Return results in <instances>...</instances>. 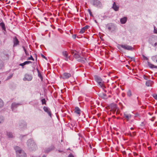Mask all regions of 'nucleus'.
Masks as SVG:
<instances>
[{"label":"nucleus","instance_id":"35","mask_svg":"<svg viewBox=\"0 0 157 157\" xmlns=\"http://www.w3.org/2000/svg\"><path fill=\"white\" fill-rule=\"evenodd\" d=\"M41 101L42 105H46V101L45 98L41 99Z\"/></svg>","mask_w":157,"mask_h":157},{"label":"nucleus","instance_id":"23","mask_svg":"<svg viewBox=\"0 0 157 157\" xmlns=\"http://www.w3.org/2000/svg\"><path fill=\"white\" fill-rule=\"evenodd\" d=\"M112 8L114 9V10H118L119 8V6L118 5H117L116 2H114L112 6Z\"/></svg>","mask_w":157,"mask_h":157},{"label":"nucleus","instance_id":"34","mask_svg":"<svg viewBox=\"0 0 157 157\" xmlns=\"http://www.w3.org/2000/svg\"><path fill=\"white\" fill-rule=\"evenodd\" d=\"M38 76L40 78L41 81H42L43 79V77L40 72L38 73Z\"/></svg>","mask_w":157,"mask_h":157},{"label":"nucleus","instance_id":"62","mask_svg":"<svg viewBox=\"0 0 157 157\" xmlns=\"http://www.w3.org/2000/svg\"><path fill=\"white\" fill-rule=\"evenodd\" d=\"M42 157H46V156L45 155H44Z\"/></svg>","mask_w":157,"mask_h":157},{"label":"nucleus","instance_id":"52","mask_svg":"<svg viewBox=\"0 0 157 157\" xmlns=\"http://www.w3.org/2000/svg\"><path fill=\"white\" fill-rule=\"evenodd\" d=\"M68 56H67V57H65V60H66V61H67L68 60Z\"/></svg>","mask_w":157,"mask_h":157},{"label":"nucleus","instance_id":"64","mask_svg":"<svg viewBox=\"0 0 157 157\" xmlns=\"http://www.w3.org/2000/svg\"><path fill=\"white\" fill-rule=\"evenodd\" d=\"M155 62H156L157 63V59H156V61H155Z\"/></svg>","mask_w":157,"mask_h":157},{"label":"nucleus","instance_id":"42","mask_svg":"<svg viewBox=\"0 0 157 157\" xmlns=\"http://www.w3.org/2000/svg\"><path fill=\"white\" fill-rule=\"evenodd\" d=\"M128 57H129V58H131L132 61H135V58L134 57H131L130 56H128Z\"/></svg>","mask_w":157,"mask_h":157},{"label":"nucleus","instance_id":"29","mask_svg":"<svg viewBox=\"0 0 157 157\" xmlns=\"http://www.w3.org/2000/svg\"><path fill=\"white\" fill-rule=\"evenodd\" d=\"M22 48L25 52V54H26V56H29V52H27L26 49V48H25V47L23 46H22Z\"/></svg>","mask_w":157,"mask_h":157},{"label":"nucleus","instance_id":"19","mask_svg":"<svg viewBox=\"0 0 157 157\" xmlns=\"http://www.w3.org/2000/svg\"><path fill=\"white\" fill-rule=\"evenodd\" d=\"M81 110L80 109H79V108L78 107L76 106L75 107L74 112L80 115V113H81Z\"/></svg>","mask_w":157,"mask_h":157},{"label":"nucleus","instance_id":"54","mask_svg":"<svg viewBox=\"0 0 157 157\" xmlns=\"http://www.w3.org/2000/svg\"><path fill=\"white\" fill-rule=\"evenodd\" d=\"M31 157H40V156H34V155H31Z\"/></svg>","mask_w":157,"mask_h":157},{"label":"nucleus","instance_id":"61","mask_svg":"<svg viewBox=\"0 0 157 157\" xmlns=\"http://www.w3.org/2000/svg\"><path fill=\"white\" fill-rule=\"evenodd\" d=\"M1 44H2V42L1 41V40H0V46H1Z\"/></svg>","mask_w":157,"mask_h":157},{"label":"nucleus","instance_id":"2","mask_svg":"<svg viewBox=\"0 0 157 157\" xmlns=\"http://www.w3.org/2000/svg\"><path fill=\"white\" fill-rule=\"evenodd\" d=\"M14 148L17 157H25L26 154L20 147L16 146L14 147Z\"/></svg>","mask_w":157,"mask_h":157},{"label":"nucleus","instance_id":"50","mask_svg":"<svg viewBox=\"0 0 157 157\" xmlns=\"http://www.w3.org/2000/svg\"><path fill=\"white\" fill-rule=\"evenodd\" d=\"M141 126H144L145 125V124L144 122H142L141 124H140Z\"/></svg>","mask_w":157,"mask_h":157},{"label":"nucleus","instance_id":"56","mask_svg":"<svg viewBox=\"0 0 157 157\" xmlns=\"http://www.w3.org/2000/svg\"><path fill=\"white\" fill-rule=\"evenodd\" d=\"M70 125L73 128V124L72 123H71L70 124Z\"/></svg>","mask_w":157,"mask_h":157},{"label":"nucleus","instance_id":"13","mask_svg":"<svg viewBox=\"0 0 157 157\" xmlns=\"http://www.w3.org/2000/svg\"><path fill=\"white\" fill-rule=\"evenodd\" d=\"M90 26L88 25H86L85 26L82 28L80 30L79 33L80 34L84 33L89 28Z\"/></svg>","mask_w":157,"mask_h":157},{"label":"nucleus","instance_id":"33","mask_svg":"<svg viewBox=\"0 0 157 157\" xmlns=\"http://www.w3.org/2000/svg\"><path fill=\"white\" fill-rule=\"evenodd\" d=\"M146 85L148 86H151V81L150 80L148 81H147L146 82Z\"/></svg>","mask_w":157,"mask_h":157},{"label":"nucleus","instance_id":"21","mask_svg":"<svg viewBox=\"0 0 157 157\" xmlns=\"http://www.w3.org/2000/svg\"><path fill=\"white\" fill-rule=\"evenodd\" d=\"M127 21V17H124L120 19V21L122 24H124L126 23Z\"/></svg>","mask_w":157,"mask_h":157},{"label":"nucleus","instance_id":"15","mask_svg":"<svg viewBox=\"0 0 157 157\" xmlns=\"http://www.w3.org/2000/svg\"><path fill=\"white\" fill-rule=\"evenodd\" d=\"M115 28L116 27L113 24H111L108 26V30L112 32L114 30Z\"/></svg>","mask_w":157,"mask_h":157},{"label":"nucleus","instance_id":"10","mask_svg":"<svg viewBox=\"0 0 157 157\" xmlns=\"http://www.w3.org/2000/svg\"><path fill=\"white\" fill-rule=\"evenodd\" d=\"M54 146L52 145L50 147H46L44 150V151L46 153H48L54 149Z\"/></svg>","mask_w":157,"mask_h":157},{"label":"nucleus","instance_id":"28","mask_svg":"<svg viewBox=\"0 0 157 157\" xmlns=\"http://www.w3.org/2000/svg\"><path fill=\"white\" fill-rule=\"evenodd\" d=\"M104 81H102L98 82L97 83L98 84V86L101 87L104 84Z\"/></svg>","mask_w":157,"mask_h":157},{"label":"nucleus","instance_id":"47","mask_svg":"<svg viewBox=\"0 0 157 157\" xmlns=\"http://www.w3.org/2000/svg\"><path fill=\"white\" fill-rule=\"evenodd\" d=\"M41 56L42 57V58L47 59V58L44 55H43V54H41Z\"/></svg>","mask_w":157,"mask_h":157},{"label":"nucleus","instance_id":"6","mask_svg":"<svg viewBox=\"0 0 157 157\" xmlns=\"http://www.w3.org/2000/svg\"><path fill=\"white\" fill-rule=\"evenodd\" d=\"M27 126L26 122L23 121H21L19 122L18 127L19 129L23 130L26 128Z\"/></svg>","mask_w":157,"mask_h":157},{"label":"nucleus","instance_id":"53","mask_svg":"<svg viewBox=\"0 0 157 157\" xmlns=\"http://www.w3.org/2000/svg\"><path fill=\"white\" fill-rule=\"evenodd\" d=\"M157 45V43L155 42V43L154 44H153V46L154 47H156Z\"/></svg>","mask_w":157,"mask_h":157},{"label":"nucleus","instance_id":"7","mask_svg":"<svg viewBox=\"0 0 157 157\" xmlns=\"http://www.w3.org/2000/svg\"><path fill=\"white\" fill-rule=\"evenodd\" d=\"M13 47H15L19 45V41L16 36H14L13 38Z\"/></svg>","mask_w":157,"mask_h":157},{"label":"nucleus","instance_id":"51","mask_svg":"<svg viewBox=\"0 0 157 157\" xmlns=\"http://www.w3.org/2000/svg\"><path fill=\"white\" fill-rule=\"evenodd\" d=\"M75 52H76V51H73V50H72L71 51V53L72 54H74V55L75 53Z\"/></svg>","mask_w":157,"mask_h":157},{"label":"nucleus","instance_id":"55","mask_svg":"<svg viewBox=\"0 0 157 157\" xmlns=\"http://www.w3.org/2000/svg\"><path fill=\"white\" fill-rule=\"evenodd\" d=\"M36 71H37V73L40 72L39 71V70L38 68L37 67L36 68Z\"/></svg>","mask_w":157,"mask_h":157},{"label":"nucleus","instance_id":"12","mask_svg":"<svg viewBox=\"0 0 157 157\" xmlns=\"http://www.w3.org/2000/svg\"><path fill=\"white\" fill-rule=\"evenodd\" d=\"M6 136L9 139L12 138L14 137V133L11 131H7L6 132Z\"/></svg>","mask_w":157,"mask_h":157},{"label":"nucleus","instance_id":"9","mask_svg":"<svg viewBox=\"0 0 157 157\" xmlns=\"http://www.w3.org/2000/svg\"><path fill=\"white\" fill-rule=\"evenodd\" d=\"M33 78V77L31 75L29 74H25L24 75V77L23 78V81H30Z\"/></svg>","mask_w":157,"mask_h":157},{"label":"nucleus","instance_id":"25","mask_svg":"<svg viewBox=\"0 0 157 157\" xmlns=\"http://www.w3.org/2000/svg\"><path fill=\"white\" fill-rule=\"evenodd\" d=\"M151 59L153 62H155L156 59H157V55L152 56L151 57Z\"/></svg>","mask_w":157,"mask_h":157},{"label":"nucleus","instance_id":"63","mask_svg":"<svg viewBox=\"0 0 157 157\" xmlns=\"http://www.w3.org/2000/svg\"><path fill=\"white\" fill-rule=\"evenodd\" d=\"M35 55H36V59H37V55L36 54H35Z\"/></svg>","mask_w":157,"mask_h":157},{"label":"nucleus","instance_id":"44","mask_svg":"<svg viewBox=\"0 0 157 157\" xmlns=\"http://www.w3.org/2000/svg\"><path fill=\"white\" fill-rule=\"evenodd\" d=\"M67 157H75L74 155L71 153Z\"/></svg>","mask_w":157,"mask_h":157},{"label":"nucleus","instance_id":"16","mask_svg":"<svg viewBox=\"0 0 157 157\" xmlns=\"http://www.w3.org/2000/svg\"><path fill=\"white\" fill-rule=\"evenodd\" d=\"M155 42V39L153 37H150L149 38L148 42L152 46H153L154 42Z\"/></svg>","mask_w":157,"mask_h":157},{"label":"nucleus","instance_id":"1","mask_svg":"<svg viewBox=\"0 0 157 157\" xmlns=\"http://www.w3.org/2000/svg\"><path fill=\"white\" fill-rule=\"evenodd\" d=\"M27 146L30 151H35L36 150L37 146L34 141L31 139H29L27 142Z\"/></svg>","mask_w":157,"mask_h":157},{"label":"nucleus","instance_id":"31","mask_svg":"<svg viewBox=\"0 0 157 157\" xmlns=\"http://www.w3.org/2000/svg\"><path fill=\"white\" fill-rule=\"evenodd\" d=\"M127 95L129 97H130L132 96V94L130 90H128L127 92Z\"/></svg>","mask_w":157,"mask_h":157},{"label":"nucleus","instance_id":"36","mask_svg":"<svg viewBox=\"0 0 157 157\" xmlns=\"http://www.w3.org/2000/svg\"><path fill=\"white\" fill-rule=\"evenodd\" d=\"M3 61L0 59V69L2 68L3 66Z\"/></svg>","mask_w":157,"mask_h":157},{"label":"nucleus","instance_id":"37","mask_svg":"<svg viewBox=\"0 0 157 157\" xmlns=\"http://www.w3.org/2000/svg\"><path fill=\"white\" fill-rule=\"evenodd\" d=\"M4 121V118L2 116H0V123H2Z\"/></svg>","mask_w":157,"mask_h":157},{"label":"nucleus","instance_id":"45","mask_svg":"<svg viewBox=\"0 0 157 157\" xmlns=\"http://www.w3.org/2000/svg\"><path fill=\"white\" fill-rule=\"evenodd\" d=\"M13 76V74L10 75L8 76L7 78L8 79H9L11 78Z\"/></svg>","mask_w":157,"mask_h":157},{"label":"nucleus","instance_id":"41","mask_svg":"<svg viewBox=\"0 0 157 157\" xmlns=\"http://www.w3.org/2000/svg\"><path fill=\"white\" fill-rule=\"evenodd\" d=\"M153 97L156 100H157V94H153Z\"/></svg>","mask_w":157,"mask_h":157},{"label":"nucleus","instance_id":"39","mask_svg":"<svg viewBox=\"0 0 157 157\" xmlns=\"http://www.w3.org/2000/svg\"><path fill=\"white\" fill-rule=\"evenodd\" d=\"M27 60H34V59L33 57L32 56V55L30 56L29 57H28L27 59Z\"/></svg>","mask_w":157,"mask_h":157},{"label":"nucleus","instance_id":"11","mask_svg":"<svg viewBox=\"0 0 157 157\" xmlns=\"http://www.w3.org/2000/svg\"><path fill=\"white\" fill-rule=\"evenodd\" d=\"M71 76V75L70 73L64 72L61 78L63 79H68Z\"/></svg>","mask_w":157,"mask_h":157},{"label":"nucleus","instance_id":"8","mask_svg":"<svg viewBox=\"0 0 157 157\" xmlns=\"http://www.w3.org/2000/svg\"><path fill=\"white\" fill-rule=\"evenodd\" d=\"M43 109L44 111L48 115V116L51 118L52 117V114L50 109L47 106H44Z\"/></svg>","mask_w":157,"mask_h":157},{"label":"nucleus","instance_id":"32","mask_svg":"<svg viewBox=\"0 0 157 157\" xmlns=\"http://www.w3.org/2000/svg\"><path fill=\"white\" fill-rule=\"evenodd\" d=\"M74 57L76 59H77L80 57V56L79 55L76 53H75L73 55Z\"/></svg>","mask_w":157,"mask_h":157},{"label":"nucleus","instance_id":"58","mask_svg":"<svg viewBox=\"0 0 157 157\" xmlns=\"http://www.w3.org/2000/svg\"><path fill=\"white\" fill-rule=\"evenodd\" d=\"M94 21L96 23H97V24L98 23V22L96 20H94Z\"/></svg>","mask_w":157,"mask_h":157},{"label":"nucleus","instance_id":"40","mask_svg":"<svg viewBox=\"0 0 157 157\" xmlns=\"http://www.w3.org/2000/svg\"><path fill=\"white\" fill-rule=\"evenodd\" d=\"M142 56H143V57L144 59L147 60H148V58L147 57L145 56L144 55H142Z\"/></svg>","mask_w":157,"mask_h":157},{"label":"nucleus","instance_id":"24","mask_svg":"<svg viewBox=\"0 0 157 157\" xmlns=\"http://www.w3.org/2000/svg\"><path fill=\"white\" fill-rule=\"evenodd\" d=\"M0 26L2 27V30H4L5 31H6V28L5 26V25L4 22H2L0 23Z\"/></svg>","mask_w":157,"mask_h":157},{"label":"nucleus","instance_id":"30","mask_svg":"<svg viewBox=\"0 0 157 157\" xmlns=\"http://www.w3.org/2000/svg\"><path fill=\"white\" fill-rule=\"evenodd\" d=\"M4 102L3 100L0 98V109L2 108L4 106Z\"/></svg>","mask_w":157,"mask_h":157},{"label":"nucleus","instance_id":"3","mask_svg":"<svg viewBox=\"0 0 157 157\" xmlns=\"http://www.w3.org/2000/svg\"><path fill=\"white\" fill-rule=\"evenodd\" d=\"M117 48L120 50H121V48H122L124 50L128 51H132L133 49V48L132 46L126 44H118L117 46Z\"/></svg>","mask_w":157,"mask_h":157},{"label":"nucleus","instance_id":"4","mask_svg":"<svg viewBox=\"0 0 157 157\" xmlns=\"http://www.w3.org/2000/svg\"><path fill=\"white\" fill-rule=\"evenodd\" d=\"M22 103L21 102L17 103L13 102L11 104V109L14 112H17V110L16 108L20 105H21Z\"/></svg>","mask_w":157,"mask_h":157},{"label":"nucleus","instance_id":"49","mask_svg":"<svg viewBox=\"0 0 157 157\" xmlns=\"http://www.w3.org/2000/svg\"><path fill=\"white\" fill-rule=\"evenodd\" d=\"M72 37L73 39H75L76 37V34L73 35L72 36Z\"/></svg>","mask_w":157,"mask_h":157},{"label":"nucleus","instance_id":"20","mask_svg":"<svg viewBox=\"0 0 157 157\" xmlns=\"http://www.w3.org/2000/svg\"><path fill=\"white\" fill-rule=\"evenodd\" d=\"M32 62L29 61H27L24 62L22 63H21L19 64V65L22 67V68H24V66L30 63H31Z\"/></svg>","mask_w":157,"mask_h":157},{"label":"nucleus","instance_id":"59","mask_svg":"<svg viewBox=\"0 0 157 157\" xmlns=\"http://www.w3.org/2000/svg\"><path fill=\"white\" fill-rule=\"evenodd\" d=\"M148 149L150 150H151V147H148Z\"/></svg>","mask_w":157,"mask_h":157},{"label":"nucleus","instance_id":"38","mask_svg":"<svg viewBox=\"0 0 157 157\" xmlns=\"http://www.w3.org/2000/svg\"><path fill=\"white\" fill-rule=\"evenodd\" d=\"M154 33L156 34H157V28H156V27L155 26H154Z\"/></svg>","mask_w":157,"mask_h":157},{"label":"nucleus","instance_id":"5","mask_svg":"<svg viewBox=\"0 0 157 157\" xmlns=\"http://www.w3.org/2000/svg\"><path fill=\"white\" fill-rule=\"evenodd\" d=\"M91 3L94 6L96 7H101L102 4L101 2L98 0H90Z\"/></svg>","mask_w":157,"mask_h":157},{"label":"nucleus","instance_id":"26","mask_svg":"<svg viewBox=\"0 0 157 157\" xmlns=\"http://www.w3.org/2000/svg\"><path fill=\"white\" fill-rule=\"evenodd\" d=\"M101 97L103 99H106L107 98L106 97V94H105L102 93L101 94Z\"/></svg>","mask_w":157,"mask_h":157},{"label":"nucleus","instance_id":"57","mask_svg":"<svg viewBox=\"0 0 157 157\" xmlns=\"http://www.w3.org/2000/svg\"><path fill=\"white\" fill-rule=\"evenodd\" d=\"M103 90L105 93H106L107 92V90L105 89H104Z\"/></svg>","mask_w":157,"mask_h":157},{"label":"nucleus","instance_id":"18","mask_svg":"<svg viewBox=\"0 0 157 157\" xmlns=\"http://www.w3.org/2000/svg\"><path fill=\"white\" fill-rule=\"evenodd\" d=\"M147 65L148 67L151 69L157 68V66L154 65L149 61L147 62Z\"/></svg>","mask_w":157,"mask_h":157},{"label":"nucleus","instance_id":"27","mask_svg":"<svg viewBox=\"0 0 157 157\" xmlns=\"http://www.w3.org/2000/svg\"><path fill=\"white\" fill-rule=\"evenodd\" d=\"M62 55L65 57H67L68 56V53L67 51H63L62 52Z\"/></svg>","mask_w":157,"mask_h":157},{"label":"nucleus","instance_id":"46","mask_svg":"<svg viewBox=\"0 0 157 157\" xmlns=\"http://www.w3.org/2000/svg\"><path fill=\"white\" fill-rule=\"evenodd\" d=\"M58 151L59 153H65L64 151L63 150H58Z\"/></svg>","mask_w":157,"mask_h":157},{"label":"nucleus","instance_id":"22","mask_svg":"<svg viewBox=\"0 0 157 157\" xmlns=\"http://www.w3.org/2000/svg\"><path fill=\"white\" fill-rule=\"evenodd\" d=\"M2 59L4 60H7L9 59V55L8 54H3V55L2 56Z\"/></svg>","mask_w":157,"mask_h":157},{"label":"nucleus","instance_id":"60","mask_svg":"<svg viewBox=\"0 0 157 157\" xmlns=\"http://www.w3.org/2000/svg\"><path fill=\"white\" fill-rule=\"evenodd\" d=\"M133 129H134V128H132H132H130V129H131V130H133Z\"/></svg>","mask_w":157,"mask_h":157},{"label":"nucleus","instance_id":"48","mask_svg":"<svg viewBox=\"0 0 157 157\" xmlns=\"http://www.w3.org/2000/svg\"><path fill=\"white\" fill-rule=\"evenodd\" d=\"M101 87L102 88L103 90L106 88V87L104 85V84H103Z\"/></svg>","mask_w":157,"mask_h":157},{"label":"nucleus","instance_id":"14","mask_svg":"<svg viewBox=\"0 0 157 157\" xmlns=\"http://www.w3.org/2000/svg\"><path fill=\"white\" fill-rule=\"evenodd\" d=\"M124 116L127 121H128L132 117V115L129 113H127V112H124Z\"/></svg>","mask_w":157,"mask_h":157},{"label":"nucleus","instance_id":"17","mask_svg":"<svg viewBox=\"0 0 157 157\" xmlns=\"http://www.w3.org/2000/svg\"><path fill=\"white\" fill-rule=\"evenodd\" d=\"M94 80L97 82L102 81H103L102 79L99 76L97 75H95L94 76Z\"/></svg>","mask_w":157,"mask_h":157},{"label":"nucleus","instance_id":"43","mask_svg":"<svg viewBox=\"0 0 157 157\" xmlns=\"http://www.w3.org/2000/svg\"><path fill=\"white\" fill-rule=\"evenodd\" d=\"M88 12H89V14H90V16H91V17H93V14H92V12H91V10H88Z\"/></svg>","mask_w":157,"mask_h":157}]
</instances>
